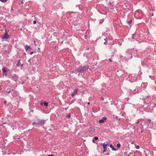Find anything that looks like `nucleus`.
<instances>
[{"mask_svg": "<svg viewBox=\"0 0 156 156\" xmlns=\"http://www.w3.org/2000/svg\"><path fill=\"white\" fill-rule=\"evenodd\" d=\"M47 120V119H42L41 120L39 119L37 122H33L32 123V125L35 126L37 127H39L37 126H44Z\"/></svg>", "mask_w": 156, "mask_h": 156, "instance_id": "1", "label": "nucleus"}, {"mask_svg": "<svg viewBox=\"0 0 156 156\" xmlns=\"http://www.w3.org/2000/svg\"><path fill=\"white\" fill-rule=\"evenodd\" d=\"M89 68V66L88 65H86L83 67L81 66H80L76 70L80 73H83L85 72L86 70H87Z\"/></svg>", "mask_w": 156, "mask_h": 156, "instance_id": "2", "label": "nucleus"}, {"mask_svg": "<svg viewBox=\"0 0 156 156\" xmlns=\"http://www.w3.org/2000/svg\"><path fill=\"white\" fill-rule=\"evenodd\" d=\"M100 145L103 146V147L104 149L103 153H105L107 151V144H105V143H101Z\"/></svg>", "mask_w": 156, "mask_h": 156, "instance_id": "3", "label": "nucleus"}, {"mask_svg": "<svg viewBox=\"0 0 156 156\" xmlns=\"http://www.w3.org/2000/svg\"><path fill=\"white\" fill-rule=\"evenodd\" d=\"M9 36L7 32H6L5 34L3 35L2 36V39H7L9 38Z\"/></svg>", "mask_w": 156, "mask_h": 156, "instance_id": "4", "label": "nucleus"}, {"mask_svg": "<svg viewBox=\"0 0 156 156\" xmlns=\"http://www.w3.org/2000/svg\"><path fill=\"white\" fill-rule=\"evenodd\" d=\"M12 78H11L13 79L15 81H16V80L18 79V77L16 74H13L11 75Z\"/></svg>", "mask_w": 156, "mask_h": 156, "instance_id": "5", "label": "nucleus"}, {"mask_svg": "<svg viewBox=\"0 0 156 156\" xmlns=\"http://www.w3.org/2000/svg\"><path fill=\"white\" fill-rule=\"evenodd\" d=\"M132 92L134 94H138L139 93V89L137 88L136 89H134L133 90H131Z\"/></svg>", "mask_w": 156, "mask_h": 156, "instance_id": "6", "label": "nucleus"}, {"mask_svg": "<svg viewBox=\"0 0 156 156\" xmlns=\"http://www.w3.org/2000/svg\"><path fill=\"white\" fill-rule=\"evenodd\" d=\"M25 48L26 51H29L30 50L32 49L30 46H28L27 45H26L25 46Z\"/></svg>", "mask_w": 156, "mask_h": 156, "instance_id": "7", "label": "nucleus"}, {"mask_svg": "<svg viewBox=\"0 0 156 156\" xmlns=\"http://www.w3.org/2000/svg\"><path fill=\"white\" fill-rule=\"evenodd\" d=\"M94 129L92 128H90L89 129L88 132L90 134H92L94 132Z\"/></svg>", "mask_w": 156, "mask_h": 156, "instance_id": "8", "label": "nucleus"}, {"mask_svg": "<svg viewBox=\"0 0 156 156\" xmlns=\"http://www.w3.org/2000/svg\"><path fill=\"white\" fill-rule=\"evenodd\" d=\"M108 6L109 8L111 9H113L114 8L113 4L111 2H109L108 3Z\"/></svg>", "mask_w": 156, "mask_h": 156, "instance_id": "9", "label": "nucleus"}, {"mask_svg": "<svg viewBox=\"0 0 156 156\" xmlns=\"http://www.w3.org/2000/svg\"><path fill=\"white\" fill-rule=\"evenodd\" d=\"M106 117H104L102 119L99 120V122L100 123H102L105 122L107 120Z\"/></svg>", "mask_w": 156, "mask_h": 156, "instance_id": "10", "label": "nucleus"}, {"mask_svg": "<svg viewBox=\"0 0 156 156\" xmlns=\"http://www.w3.org/2000/svg\"><path fill=\"white\" fill-rule=\"evenodd\" d=\"M77 90H78V89H76L74 90V91H73V92L72 93V95H71V96L72 97H73L77 93Z\"/></svg>", "mask_w": 156, "mask_h": 156, "instance_id": "11", "label": "nucleus"}, {"mask_svg": "<svg viewBox=\"0 0 156 156\" xmlns=\"http://www.w3.org/2000/svg\"><path fill=\"white\" fill-rule=\"evenodd\" d=\"M2 73L3 74H5L6 72L7 71V70L5 68H2Z\"/></svg>", "mask_w": 156, "mask_h": 156, "instance_id": "12", "label": "nucleus"}, {"mask_svg": "<svg viewBox=\"0 0 156 156\" xmlns=\"http://www.w3.org/2000/svg\"><path fill=\"white\" fill-rule=\"evenodd\" d=\"M110 147L112 148V150L114 151H115L116 150V149H115L114 147L113 146V145L112 144H110Z\"/></svg>", "mask_w": 156, "mask_h": 156, "instance_id": "13", "label": "nucleus"}, {"mask_svg": "<svg viewBox=\"0 0 156 156\" xmlns=\"http://www.w3.org/2000/svg\"><path fill=\"white\" fill-rule=\"evenodd\" d=\"M151 120L150 119H146L145 122L147 123H150L151 122Z\"/></svg>", "mask_w": 156, "mask_h": 156, "instance_id": "14", "label": "nucleus"}, {"mask_svg": "<svg viewBox=\"0 0 156 156\" xmlns=\"http://www.w3.org/2000/svg\"><path fill=\"white\" fill-rule=\"evenodd\" d=\"M104 40L105 41V42H104V44H107L108 43L107 38L106 37L104 39Z\"/></svg>", "mask_w": 156, "mask_h": 156, "instance_id": "15", "label": "nucleus"}, {"mask_svg": "<svg viewBox=\"0 0 156 156\" xmlns=\"http://www.w3.org/2000/svg\"><path fill=\"white\" fill-rule=\"evenodd\" d=\"M44 106H47L48 105V103L46 102L45 101L44 102Z\"/></svg>", "mask_w": 156, "mask_h": 156, "instance_id": "16", "label": "nucleus"}, {"mask_svg": "<svg viewBox=\"0 0 156 156\" xmlns=\"http://www.w3.org/2000/svg\"><path fill=\"white\" fill-rule=\"evenodd\" d=\"M20 65V60H19L18 62V63L17 64V66H19Z\"/></svg>", "mask_w": 156, "mask_h": 156, "instance_id": "17", "label": "nucleus"}, {"mask_svg": "<svg viewBox=\"0 0 156 156\" xmlns=\"http://www.w3.org/2000/svg\"><path fill=\"white\" fill-rule=\"evenodd\" d=\"M117 146L118 148H119L121 147V144L119 143L117 144Z\"/></svg>", "mask_w": 156, "mask_h": 156, "instance_id": "18", "label": "nucleus"}, {"mask_svg": "<svg viewBox=\"0 0 156 156\" xmlns=\"http://www.w3.org/2000/svg\"><path fill=\"white\" fill-rule=\"evenodd\" d=\"M71 116V114L69 113L68 115H67L66 117V118H69Z\"/></svg>", "mask_w": 156, "mask_h": 156, "instance_id": "19", "label": "nucleus"}, {"mask_svg": "<svg viewBox=\"0 0 156 156\" xmlns=\"http://www.w3.org/2000/svg\"><path fill=\"white\" fill-rule=\"evenodd\" d=\"M127 22H128V24L129 25H130V24L132 22V20H130L129 21H128Z\"/></svg>", "mask_w": 156, "mask_h": 156, "instance_id": "20", "label": "nucleus"}, {"mask_svg": "<svg viewBox=\"0 0 156 156\" xmlns=\"http://www.w3.org/2000/svg\"><path fill=\"white\" fill-rule=\"evenodd\" d=\"M135 35H136V34H132V39H134V37H135Z\"/></svg>", "mask_w": 156, "mask_h": 156, "instance_id": "21", "label": "nucleus"}, {"mask_svg": "<svg viewBox=\"0 0 156 156\" xmlns=\"http://www.w3.org/2000/svg\"><path fill=\"white\" fill-rule=\"evenodd\" d=\"M7 0H0V1L3 2H7Z\"/></svg>", "mask_w": 156, "mask_h": 156, "instance_id": "22", "label": "nucleus"}, {"mask_svg": "<svg viewBox=\"0 0 156 156\" xmlns=\"http://www.w3.org/2000/svg\"><path fill=\"white\" fill-rule=\"evenodd\" d=\"M115 118L118 120H119L120 119V118L118 116H116L115 117Z\"/></svg>", "mask_w": 156, "mask_h": 156, "instance_id": "23", "label": "nucleus"}, {"mask_svg": "<svg viewBox=\"0 0 156 156\" xmlns=\"http://www.w3.org/2000/svg\"><path fill=\"white\" fill-rule=\"evenodd\" d=\"M37 52H38V53H41V51H40V48H38L37 50Z\"/></svg>", "mask_w": 156, "mask_h": 156, "instance_id": "24", "label": "nucleus"}, {"mask_svg": "<svg viewBox=\"0 0 156 156\" xmlns=\"http://www.w3.org/2000/svg\"><path fill=\"white\" fill-rule=\"evenodd\" d=\"M94 139L95 140H97L98 139V138L97 136H95L94 137Z\"/></svg>", "mask_w": 156, "mask_h": 156, "instance_id": "25", "label": "nucleus"}, {"mask_svg": "<svg viewBox=\"0 0 156 156\" xmlns=\"http://www.w3.org/2000/svg\"><path fill=\"white\" fill-rule=\"evenodd\" d=\"M136 148L137 149H139L140 148V147L139 145H137L136 146Z\"/></svg>", "mask_w": 156, "mask_h": 156, "instance_id": "26", "label": "nucleus"}, {"mask_svg": "<svg viewBox=\"0 0 156 156\" xmlns=\"http://www.w3.org/2000/svg\"><path fill=\"white\" fill-rule=\"evenodd\" d=\"M87 38V36L86 35H85L84 36V39H86Z\"/></svg>", "mask_w": 156, "mask_h": 156, "instance_id": "27", "label": "nucleus"}, {"mask_svg": "<svg viewBox=\"0 0 156 156\" xmlns=\"http://www.w3.org/2000/svg\"><path fill=\"white\" fill-rule=\"evenodd\" d=\"M6 92L7 93H9L11 92V91L10 90H7L6 91Z\"/></svg>", "mask_w": 156, "mask_h": 156, "instance_id": "28", "label": "nucleus"}, {"mask_svg": "<svg viewBox=\"0 0 156 156\" xmlns=\"http://www.w3.org/2000/svg\"><path fill=\"white\" fill-rule=\"evenodd\" d=\"M33 23L34 24H36V21L35 20H34Z\"/></svg>", "mask_w": 156, "mask_h": 156, "instance_id": "29", "label": "nucleus"}, {"mask_svg": "<svg viewBox=\"0 0 156 156\" xmlns=\"http://www.w3.org/2000/svg\"><path fill=\"white\" fill-rule=\"evenodd\" d=\"M6 124V122H3V123H2V124H1V126H2V125H3V124Z\"/></svg>", "mask_w": 156, "mask_h": 156, "instance_id": "30", "label": "nucleus"}, {"mask_svg": "<svg viewBox=\"0 0 156 156\" xmlns=\"http://www.w3.org/2000/svg\"><path fill=\"white\" fill-rule=\"evenodd\" d=\"M6 82L8 83H9L10 82V81L9 80H7L6 81Z\"/></svg>", "mask_w": 156, "mask_h": 156, "instance_id": "31", "label": "nucleus"}, {"mask_svg": "<svg viewBox=\"0 0 156 156\" xmlns=\"http://www.w3.org/2000/svg\"><path fill=\"white\" fill-rule=\"evenodd\" d=\"M33 53H34V52H33V51H32L30 53V55H32V54Z\"/></svg>", "mask_w": 156, "mask_h": 156, "instance_id": "32", "label": "nucleus"}, {"mask_svg": "<svg viewBox=\"0 0 156 156\" xmlns=\"http://www.w3.org/2000/svg\"><path fill=\"white\" fill-rule=\"evenodd\" d=\"M92 142H93V143H95V141L93 139V140H92Z\"/></svg>", "mask_w": 156, "mask_h": 156, "instance_id": "33", "label": "nucleus"}, {"mask_svg": "<svg viewBox=\"0 0 156 156\" xmlns=\"http://www.w3.org/2000/svg\"><path fill=\"white\" fill-rule=\"evenodd\" d=\"M4 74L5 76H7V74L6 73H5V74Z\"/></svg>", "mask_w": 156, "mask_h": 156, "instance_id": "34", "label": "nucleus"}, {"mask_svg": "<svg viewBox=\"0 0 156 156\" xmlns=\"http://www.w3.org/2000/svg\"><path fill=\"white\" fill-rule=\"evenodd\" d=\"M48 156H54V155L53 154H51V155H48Z\"/></svg>", "mask_w": 156, "mask_h": 156, "instance_id": "35", "label": "nucleus"}, {"mask_svg": "<svg viewBox=\"0 0 156 156\" xmlns=\"http://www.w3.org/2000/svg\"><path fill=\"white\" fill-rule=\"evenodd\" d=\"M101 100H104V98H102L101 99Z\"/></svg>", "mask_w": 156, "mask_h": 156, "instance_id": "36", "label": "nucleus"}, {"mask_svg": "<svg viewBox=\"0 0 156 156\" xmlns=\"http://www.w3.org/2000/svg\"><path fill=\"white\" fill-rule=\"evenodd\" d=\"M30 59H29V60H28V62H30Z\"/></svg>", "mask_w": 156, "mask_h": 156, "instance_id": "37", "label": "nucleus"}, {"mask_svg": "<svg viewBox=\"0 0 156 156\" xmlns=\"http://www.w3.org/2000/svg\"><path fill=\"white\" fill-rule=\"evenodd\" d=\"M25 83V81H23L22 82V84H23L24 83Z\"/></svg>", "mask_w": 156, "mask_h": 156, "instance_id": "38", "label": "nucleus"}, {"mask_svg": "<svg viewBox=\"0 0 156 156\" xmlns=\"http://www.w3.org/2000/svg\"><path fill=\"white\" fill-rule=\"evenodd\" d=\"M109 61H110V62H112V60L111 59H109Z\"/></svg>", "mask_w": 156, "mask_h": 156, "instance_id": "39", "label": "nucleus"}, {"mask_svg": "<svg viewBox=\"0 0 156 156\" xmlns=\"http://www.w3.org/2000/svg\"><path fill=\"white\" fill-rule=\"evenodd\" d=\"M6 103V101H5L4 102V104H5Z\"/></svg>", "mask_w": 156, "mask_h": 156, "instance_id": "40", "label": "nucleus"}, {"mask_svg": "<svg viewBox=\"0 0 156 156\" xmlns=\"http://www.w3.org/2000/svg\"><path fill=\"white\" fill-rule=\"evenodd\" d=\"M90 103L89 102H88L87 103V104L89 105L90 104Z\"/></svg>", "mask_w": 156, "mask_h": 156, "instance_id": "41", "label": "nucleus"}, {"mask_svg": "<svg viewBox=\"0 0 156 156\" xmlns=\"http://www.w3.org/2000/svg\"><path fill=\"white\" fill-rule=\"evenodd\" d=\"M131 58H132V57H133V56H132V54L131 55Z\"/></svg>", "mask_w": 156, "mask_h": 156, "instance_id": "42", "label": "nucleus"}, {"mask_svg": "<svg viewBox=\"0 0 156 156\" xmlns=\"http://www.w3.org/2000/svg\"><path fill=\"white\" fill-rule=\"evenodd\" d=\"M23 66V64H22L21 65V66Z\"/></svg>", "mask_w": 156, "mask_h": 156, "instance_id": "43", "label": "nucleus"}, {"mask_svg": "<svg viewBox=\"0 0 156 156\" xmlns=\"http://www.w3.org/2000/svg\"><path fill=\"white\" fill-rule=\"evenodd\" d=\"M136 123H139V121H138L137 122H136Z\"/></svg>", "mask_w": 156, "mask_h": 156, "instance_id": "44", "label": "nucleus"}, {"mask_svg": "<svg viewBox=\"0 0 156 156\" xmlns=\"http://www.w3.org/2000/svg\"><path fill=\"white\" fill-rule=\"evenodd\" d=\"M132 154V152H130L129 153V154Z\"/></svg>", "mask_w": 156, "mask_h": 156, "instance_id": "45", "label": "nucleus"}, {"mask_svg": "<svg viewBox=\"0 0 156 156\" xmlns=\"http://www.w3.org/2000/svg\"><path fill=\"white\" fill-rule=\"evenodd\" d=\"M143 133V131L142 130L140 131V133Z\"/></svg>", "mask_w": 156, "mask_h": 156, "instance_id": "46", "label": "nucleus"}, {"mask_svg": "<svg viewBox=\"0 0 156 156\" xmlns=\"http://www.w3.org/2000/svg\"><path fill=\"white\" fill-rule=\"evenodd\" d=\"M144 156H148L147 155V154H145Z\"/></svg>", "mask_w": 156, "mask_h": 156, "instance_id": "47", "label": "nucleus"}, {"mask_svg": "<svg viewBox=\"0 0 156 156\" xmlns=\"http://www.w3.org/2000/svg\"><path fill=\"white\" fill-rule=\"evenodd\" d=\"M21 3L22 4H23V1H22L21 2Z\"/></svg>", "mask_w": 156, "mask_h": 156, "instance_id": "48", "label": "nucleus"}, {"mask_svg": "<svg viewBox=\"0 0 156 156\" xmlns=\"http://www.w3.org/2000/svg\"><path fill=\"white\" fill-rule=\"evenodd\" d=\"M41 105H42L43 104V103H41Z\"/></svg>", "mask_w": 156, "mask_h": 156, "instance_id": "49", "label": "nucleus"}, {"mask_svg": "<svg viewBox=\"0 0 156 156\" xmlns=\"http://www.w3.org/2000/svg\"><path fill=\"white\" fill-rule=\"evenodd\" d=\"M49 130H50V131H51V129H49Z\"/></svg>", "mask_w": 156, "mask_h": 156, "instance_id": "50", "label": "nucleus"}]
</instances>
